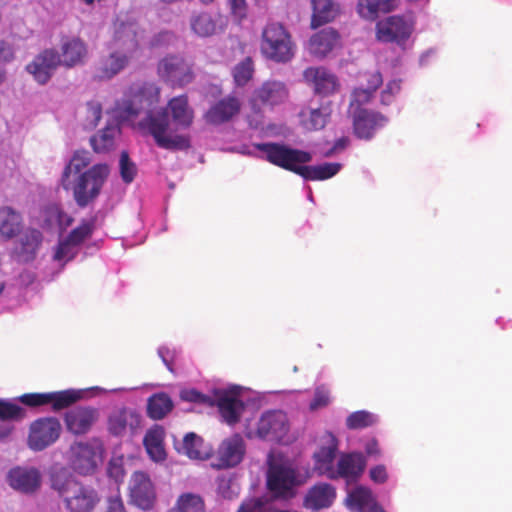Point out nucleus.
Masks as SVG:
<instances>
[{"mask_svg":"<svg viewBox=\"0 0 512 512\" xmlns=\"http://www.w3.org/2000/svg\"><path fill=\"white\" fill-rule=\"evenodd\" d=\"M305 80L313 86L315 93L330 95L338 88L336 76L324 67H310L304 71Z\"/></svg>","mask_w":512,"mask_h":512,"instance_id":"23","label":"nucleus"},{"mask_svg":"<svg viewBox=\"0 0 512 512\" xmlns=\"http://www.w3.org/2000/svg\"><path fill=\"white\" fill-rule=\"evenodd\" d=\"M223 419L230 426L235 425L240 420V418H223Z\"/></svg>","mask_w":512,"mask_h":512,"instance_id":"63","label":"nucleus"},{"mask_svg":"<svg viewBox=\"0 0 512 512\" xmlns=\"http://www.w3.org/2000/svg\"><path fill=\"white\" fill-rule=\"evenodd\" d=\"M231 12L239 19L246 15L245 0H228Z\"/></svg>","mask_w":512,"mask_h":512,"instance_id":"53","label":"nucleus"},{"mask_svg":"<svg viewBox=\"0 0 512 512\" xmlns=\"http://www.w3.org/2000/svg\"><path fill=\"white\" fill-rule=\"evenodd\" d=\"M240 110V102L235 97H226L213 105L205 114L206 121L218 125L229 121Z\"/></svg>","mask_w":512,"mask_h":512,"instance_id":"26","label":"nucleus"},{"mask_svg":"<svg viewBox=\"0 0 512 512\" xmlns=\"http://www.w3.org/2000/svg\"><path fill=\"white\" fill-rule=\"evenodd\" d=\"M336 498V489L329 483L320 482L308 489L303 506L312 511L329 508Z\"/></svg>","mask_w":512,"mask_h":512,"instance_id":"21","label":"nucleus"},{"mask_svg":"<svg viewBox=\"0 0 512 512\" xmlns=\"http://www.w3.org/2000/svg\"><path fill=\"white\" fill-rule=\"evenodd\" d=\"M66 428L74 435L87 433L93 423V418H65Z\"/></svg>","mask_w":512,"mask_h":512,"instance_id":"46","label":"nucleus"},{"mask_svg":"<svg viewBox=\"0 0 512 512\" xmlns=\"http://www.w3.org/2000/svg\"><path fill=\"white\" fill-rule=\"evenodd\" d=\"M395 0H358L357 11L366 20H375L380 13L390 12Z\"/></svg>","mask_w":512,"mask_h":512,"instance_id":"33","label":"nucleus"},{"mask_svg":"<svg viewBox=\"0 0 512 512\" xmlns=\"http://www.w3.org/2000/svg\"><path fill=\"white\" fill-rule=\"evenodd\" d=\"M305 482L297 471L284 463H270L267 471V488L277 498L290 499L295 488Z\"/></svg>","mask_w":512,"mask_h":512,"instance_id":"10","label":"nucleus"},{"mask_svg":"<svg viewBox=\"0 0 512 512\" xmlns=\"http://www.w3.org/2000/svg\"><path fill=\"white\" fill-rule=\"evenodd\" d=\"M158 355L159 357L162 359L163 363L166 365V367L172 371V367H171V364H170V361H169V356H170V350L169 348L167 347H160L158 349Z\"/></svg>","mask_w":512,"mask_h":512,"instance_id":"59","label":"nucleus"},{"mask_svg":"<svg viewBox=\"0 0 512 512\" xmlns=\"http://www.w3.org/2000/svg\"><path fill=\"white\" fill-rule=\"evenodd\" d=\"M88 118H91L90 123L96 126L101 119L102 108L98 102L91 101L87 104Z\"/></svg>","mask_w":512,"mask_h":512,"instance_id":"52","label":"nucleus"},{"mask_svg":"<svg viewBox=\"0 0 512 512\" xmlns=\"http://www.w3.org/2000/svg\"><path fill=\"white\" fill-rule=\"evenodd\" d=\"M260 52L275 63H287L295 54V45L288 30L278 22L268 23L262 30Z\"/></svg>","mask_w":512,"mask_h":512,"instance_id":"7","label":"nucleus"},{"mask_svg":"<svg viewBox=\"0 0 512 512\" xmlns=\"http://www.w3.org/2000/svg\"><path fill=\"white\" fill-rule=\"evenodd\" d=\"M366 467V458L360 452L343 453L337 460V465L331 480L345 479L348 483L357 481Z\"/></svg>","mask_w":512,"mask_h":512,"instance_id":"17","label":"nucleus"},{"mask_svg":"<svg viewBox=\"0 0 512 512\" xmlns=\"http://www.w3.org/2000/svg\"><path fill=\"white\" fill-rule=\"evenodd\" d=\"M340 44L339 33L331 28H324L313 34L308 42V51L316 58L322 59Z\"/></svg>","mask_w":512,"mask_h":512,"instance_id":"22","label":"nucleus"},{"mask_svg":"<svg viewBox=\"0 0 512 512\" xmlns=\"http://www.w3.org/2000/svg\"><path fill=\"white\" fill-rule=\"evenodd\" d=\"M50 482L69 512H92L100 501L97 491L92 486L77 480L64 466L52 468Z\"/></svg>","mask_w":512,"mask_h":512,"instance_id":"6","label":"nucleus"},{"mask_svg":"<svg viewBox=\"0 0 512 512\" xmlns=\"http://www.w3.org/2000/svg\"><path fill=\"white\" fill-rule=\"evenodd\" d=\"M377 39L382 42L401 44L411 34L410 24L401 16H390L377 23Z\"/></svg>","mask_w":512,"mask_h":512,"instance_id":"18","label":"nucleus"},{"mask_svg":"<svg viewBox=\"0 0 512 512\" xmlns=\"http://www.w3.org/2000/svg\"><path fill=\"white\" fill-rule=\"evenodd\" d=\"M190 27L199 37H209L216 32V21L211 14L200 12L192 14Z\"/></svg>","mask_w":512,"mask_h":512,"instance_id":"39","label":"nucleus"},{"mask_svg":"<svg viewBox=\"0 0 512 512\" xmlns=\"http://www.w3.org/2000/svg\"><path fill=\"white\" fill-rule=\"evenodd\" d=\"M400 80L393 79L387 82L380 94V101L383 105H390L395 96L400 92Z\"/></svg>","mask_w":512,"mask_h":512,"instance_id":"48","label":"nucleus"},{"mask_svg":"<svg viewBox=\"0 0 512 512\" xmlns=\"http://www.w3.org/2000/svg\"><path fill=\"white\" fill-rule=\"evenodd\" d=\"M22 230V217L11 207L0 208V238L10 240L20 234Z\"/></svg>","mask_w":512,"mask_h":512,"instance_id":"30","label":"nucleus"},{"mask_svg":"<svg viewBox=\"0 0 512 512\" xmlns=\"http://www.w3.org/2000/svg\"><path fill=\"white\" fill-rule=\"evenodd\" d=\"M311 2L313 27L332 21L339 12V7L333 0H311Z\"/></svg>","mask_w":512,"mask_h":512,"instance_id":"34","label":"nucleus"},{"mask_svg":"<svg viewBox=\"0 0 512 512\" xmlns=\"http://www.w3.org/2000/svg\"><path fill=\"white\" fill-rule=\"evenodd\" d=\"M105 448L101 440L92 438L88 441H75L66 453L69 468L82 476H89L96 472L102 464Z\"/></svg>","mask_w":512,"mask_h":512,"instance_id":"8","label":"nucleus"},{"mask_svg":"<svg viewBox=\"0 0 512 512\" xmlns=\"http://www.w3.org/2000/svg\"><path fill=\"white\" fill-rule=\"evenodd\" d=\"M119 171L121 179L129 184L133 182L137 175V166L130 159L128 152L122 151L119 158Z\"/></svg>","mask_w":512,"mask_h":512,"instance_id":"43","label":"nucleus"},{"mask_svg":"<svg viewBox=\"0 0 512 512\" xmlns=\"http://www.w3.org/2000/svg\"><path fill=\"white\" fill-rule=\"evenodd\" d=\"M278 392L259 393L244 386L231 384L213 390V397L201 393L195 388H182L179 397L182 401L217 406L222 416H240L243 413H255L269 405Z\"/></svg>","mask_w":512,"mask_h":512,"instance_id":"2","label":"nucleus"},{"mask_svg":"<svg viewBox=\"0 0 512 512\" xmlns=\"http://www.w3.org/2000/svg\"><path fill=\"white\" fill-rule=\"evenodd\" d=\"M107 474L115 482H122L125 476V470L121 459H111L108 463Z\"/></svg>","mask_w":512,"mask_h":512,"instance_id":"49","label":"nucleus"},{"mask_svg":"<svg viewBox=\"0 0 512 512\" xmlns=\"http://www.w3.org/2000/svg\"><path fill=\"white\" fill-rule=\"evenodd\" d=\"M331 403V392L325 385L317 386L314 391V397L309 403V412L315 413L320 409L327 407Z\"/></svg>","mask_w":512,"mask_h":512,"instance_id":"44","label":"nucleus"},{"mask_svg":"<svg viewBox=\"0 0 512 512\" xmlns=\"http://www.w3.org/2000/svg\"><path fill=\"white\" fill-rule=\"evenodd\" d=\"M106 512H126L120 496L110 497Z\"/></svg>","mask_w":512,"mask_h":512,"instance_id":"56","label":"nucleus"},{"mask_svg":"<svg viewBox=\"0 0 512 512\" xmlns=\"http://www.w3.org/2000/svg\"><path fill=\"white\" fill-rule=\"evenodd\" d=\"M8 481L13 489L32 494L41 486V473L36 468L16 467L9 471Z\"/></svg>","mask_w":512,"mask_h":512,"instance_id":"20","label":"nucleus"},{"mask_svg":"<svg viewBox=\"0 0 512 512\" xmlns=\"http://www.w3.org/2000/svg\"><path fill=\"white\" fill-rule=\"evenodd\" d=\"M164 437V429L158 425L151 427L144 436V447L147 454L154 462H162L166 459Z\"/></svg>","mask_w":512,"mask_h":512,"instance_id":"28","label":"nucleus"},{"mask_svg":"<svg viewBox=\"0 0 512 512\" xmlns=\"http://www.w3.org/2000/svg\"><path fill=\"white\" fill-rule=\"evenodd\" d=\"M61 51L60 64L69 68L82 64L87 56V47L79 38H71L63 41Z\"/></svg>","mask_w":512,"mask_h":512,"instance_id":"29","label":"nucleus"},{"mask_svg":"<svg viewBox=\"0 0 512 512\" xmlns=\"http://www.w3.org/2000/svg\"><path fill=\"white\" fill-rule=\"evenodd\" d=\"M116 41L125 47L127 51L137 47L136 32L133 24L122 23L115 33Z\"/></svg>","mask_w":512,"mask_h":512,"instance_id":"41","label":"nucleus"},{"mask_svg":"<svg viewBox=\"0 0 512 512\" xmlns=\"http://www.w3.org/2000/svg\"><path fill=\"white\" fill-rule=\"evenodd\" d=\"M96 414V410L90 406L81 407L79 410V414L77 416H94Z\"/></svg>","mask_w":512,"mask_h":512,"instance_id":"61","label":"nucleus"},{"mask_svg":"<svg viewBox=\"0 0 512 512\" xmlns=\"http://www.w3.org/2000/svg\"><path fill=\"white\" fill-rule=\"evenodd\" d=\"M245 452L243 438L239 434H234L219 445L215 466L218 469L235 467L243 460Z\"/></svg>","mask_w":512,"mask_h":512,"instance_id":"16","label":"nucleus"},{"mask_svg":"<svg viewBox=\"0 0 512 512\" xmlns=\"http://www.w3.org/2000/svg\"><path fill=\"white\" fill-rule=\"evenodd\" d=\"M350 416L357 417V416H372V415L365 410H360V411L353 412L352 414H350Z\"/></svg>","mask_w":512,"mask_h":512,"instance_id":"62","label":"nucleus"},{"mask_svg":"<svg viewBox=\"0 0 512 512\" xmlns=\"http://www.w3.org/2000/svg\"><path fill=\"white\" fill-rule=\"evenodd\" d=\"M106 392L101 387L94 386L86 389H67L48 393H27L14 399H0V416H20L24 410L19 402L30 407L50 404L54 412H59L79 400L97 396Z\"/></svg>","mask_w":512,"mask_h":512,"instance_id":"5","label":"nucleus"},{"mask_svg":"<svg viewBox=\"0 0 512 512\" xmlns=\"http://www.w3.org/2000/svg\"><path fill=\"white\" fill-rule=\"evenodd\" d=\"M289 431L286 418H246L245 435L247 438H260L276 443H286Z\"/></svg>","mask_w":512,"mask_h":512,"instance_id":"11","label":"nucleus"},{"mask_svg":"<svg viewBox=\"0 0 512 512\" xmlns=\"http://www.w3.org/2000/svg\"><path fill=\"white\" fill-rule=\"evenodd\" d=\"M128 63V57L124 53L114 52L102 60L98 69V78L111 79L118 74Z\"/></svg>","mask_w":512,"mask_h":512,"instance_id":"35","label":"nucleus"},{"mask_svg":"<svg viewBox=\"0 0 512 512\" xmlns=\"http://www.w3.org/2000/svg\"><path fill=\"white\" fill-rule=\"evenodd\" d=\"M168 512H205V503L200 495L183 493Z\"/></svg>","mask_w":512,"mask_h":512,"instance_id":"40","label":"nucleus"},{"mask_svg":"<svg viewBox=\"0 0 512 512\" xmlns=\"http://www.w3.org/2000/svg\"><path fill=\"white\" fill-rule=\"evenodd\" d=\"M13 57L14 55L11 46L4 41H0V61L9 62Z\"/></svg>","mask_w":512,"mask_h":512,"instance_id":"57","label":"nucleus"},{"mask_svg":"<svg viewBox=\"0 0 512 512\" xmlns=\"http://www.w3.org/2000/svg\"><path fill=\"white\" fill-rule=\"evenodd\" d=\"M357 81L358 86L351 94L348 112L353 118L355 135L360 139L369 140L377 130L388 123V118L361 106L372 99L375 91L382 85L383 77L378 71L363 72L359 74Z\"/></svg>","mask_w":512,"mask_h":512,"instance_id":"4","label":"nucleus"},{"mask_svg":"<svg viewBox=\"0 0 512 512\" xmlns=\"http://www.w3.org/2000/svg\"><path fill=\"white\" fill-rule=\"evenodd\" d=\"M370 479L378 484H383L388 479V474L386 467L384 465H377L370 469L369 471Z\"/></svg>","mask_w":512,"mask_h":512,"instance_id":"51","label":"nucleus"},{"mask_svg":"<svg viewBox=\"0 0 512 512\" xmlns=\"http://www.w3.org/2000/svg\"><path fill=\"white\" fill-rule=\"evenodd\" d=\"M253 62L251 58H246L237 64L233 70L234 81L238 86H244L252 78Z\"/></svg>","mask_w":512,"mask_h":512,"instance_id":"45","label":"nucleus"},{"mask_svg":"<svg viewBox=\"0 0 512 512\" xmlns=\"http://www.w3.org/2000/svg\"><path fill=\"white\" fill-rule=\"evenodd\" d=\"M93 231L92 223H83L82 225L73 229L66 239L79 248V245L88 237L91 236Z\"/></svg>","mask_w":512,"mask_h":512,"instance_id":"47","label":"nucleus"},{"mask_svg":"<svg viewBox=\"0 0 512 512\" xmlns=\"http://www.w3.org/2000/svg\"><path fill=\"white\" fill-rule=\"evenodd\" d=\"M337 450V438L331 432H325L321 437L319 449L313 454L314 470L319 476H325L331 480Z\"/></svg>","mask_w":512,"mask_h":512,"instance_id":"15","label":"nucleus"},{"mask_svg":"<svg viewBox=\"0 0 512 512\" xmlns=\"http://www.w3.org/2000/svg\"><path fill=\"white\" fill-rule=\"evenodd\" d=\"M372 423V418H347V427L350 429L364 428Z\"/></svg>","mask_w":512,"mask_h":512,"instance_id":"55","label":"nucleus"},{"mask_svg":"<svg viewBox=\"0 0 512 512\" xmlns=\"http://www.w3.org/2000/svg\"><path fill=\"white\" fill-rule=\"evenodd\" d=\"M181 451L190 459L195 460H205L212 455V448L193 432L184 436Z\"/></svg>","mask_w":512,"mask_h":512,"instance_id":"32","label":"nucleus"},{"mask_svg":"<svg viewBox=\"0 0 512 512\" xmlns=\"http://www.w3.org/2000/svg\"><path fill=\"white\" fill-rule=\"evenodd\" d=\"M160 99L159 88L152 83L132 86L124 96L116 102L114 115L120 122L134 121L139 115L144 117L138 122L145 134L153 137L158 147L167 150H184L190 147L187 136L173 134L175 131L187 129L194 118L192 108L185 95L172 98L167 107L158 108Z\"/></svg>","mask_w":512,"mask_h":512,"instance_id":"1","label":"nucleus"},{"mask_svg":"<svg viewBox=\"0 0 512 512\" xmlns=\"http://www.w3.org/2000/svg\"><path fill=\"white\" fill-rule=\"evenodd\" d=\"M158 73L162 79L173 86H184L193 79L190 65L180 56H168L158 65Z\"/></svg>","mask_w":512,"mask_h":512,"instance_id":"14","label":"nucleus"},{"mask_svg":"<svg viewBox=\"0 0 512 512\" xmlns=\"http://www.w3.org/2000/svg\"><path fill=\"white\" fill-rule=\"evenodd\" d=\"M349 140L345 137L338 139L334 146L325 153L326 157L332 156L336 151L343 150L347 147Z\"/></svg>","mask_w":512,"mask_h":512,"instance_id":"58","label":"nucleus"},{"mask_svg":"<svg viewBox=\"0 0 512 512\" xmlns=\"http://www.w3.org/2000/svg\"><path fill=\"white\" fill-rule=\"evenodd\" d=\"M90 164L89 154L87 152H76L65 167L62 175V185L64 189L70 186V180L82 174V170Z\"/></svg>","mask_w":512,"mask_h":512,"instance_id":"36","label":"nucleus"},{"mask_svg":"<svg viewBox=\"0 0 512 512\" xmlns=\"http://www.w3.org/2000/svg\"><path fill=\"white\" fill-rule=\"evenodd\" d=\"M259 151L262 159L279 166L283 169L292 171L300 175L306 181H323L335 176L342 165L340 163H322L319 165H306L313 159L312 153L292 148L280 143H258L252 148L243 147L241 153L249 156H257Z\"/></svg>","mask_w":512,"mask_h":512,"instance_id":"3","label":"nucleus"},{"mask_svg":"<svg viewBox=\"0 0 512 512\" xmlns=\"http://www.w3.org/2000/svg\"><path fill=\"white\" fill-rule=\"evenodd\" d=\"M78 253V248L69 242L66 238L59 241L55 252L53 254V260L61 263L62 266L71 261Z\"/></svg>","mask_w":512,"mask_h":512,"instance_id":"42","label":"nucleus"},{"mask_svg":"<svg viewBox=\"0 0 512 512\" xmlns=\"http://www.w3.org/2000/svg\"><path fill=\"white\" fill-rule=\"evenodd\" d=\"M42 242V234L37 229H26L19 237L15 246V254L19 261L30 262L36 257Z\"/></svg>","mask_w":512,"mask_h":512,"instance_id":"25","label":"nucleus"},{"mask_svg":"<svg viewBox=\"0 0 512 512\" xmlns=\"http://www.w3.org/2000/svg\"><path fill=\"white\" fill-rule=\"evenodd\" d=\"M370 512H386L379 504L374 505Z\"/></svg>","mask_w":512,"mask_h":512,"instance_id":"64","label":"nucleus"},{"mask_svg":"<svg viewBox=\"0 0 512 512\" xmlns=\"http://www.w3.org/2000/svg\"><path fill=\"white\" fill-rule=\"evenodd\" d=\"M60 63V55L55 50H45L28 64L26 69L39 84H45Z\"/></svg>","mask_w":512,"mask_h":512,"instance_id":"19","label":"nucleus"},{"mask_svg":"<svg viewBox=\"0 0 512 512\" xmlns=\"http://www.w3.org/2000/svg\"><path fill=\"white\" fill-rule=\"evenodd\" d=\"M255 99L264 105L275 106L288 97V90L283 82L267 81L255 91Z\"/></svg>","mask_w":512,"mask_h":512,"instance_id":"27","label":"nucleus"},{"mask_svg":"<svg viewBox=\"0 0 512 512\" xmlns=\"http://www.w3.org/2000/svg\"><path fill=\"white\" fill-rule=\"evenodd\" d=\"M131 502L143 510H149L156 501V492L149 475L135 471L129 484Z\"/></svg>","mask_w":512,"mask_h":512,"instance_id":"13","label":"nucleus"},{"mask_svg":"<svg viewBox=\"0 0 512 512\" xmlns=\"http://www.w3.org/2000/svg\"><path fill=\"white\" fill-rule=\"evenodd\" d=\"M173 408L174 402L165 392L154 393L147 399L148 416H167Z\"/></svg>","mask_w":512,"mask_h":512,"instance_id":"37","label":"nucleus"},{"mask_svg":"<svg viewBox=\"0 0 512 512\" xmlns=\"http://www.w3.org/2000/svg\"><path fill=\"white\" fill-rule=\"evenodd\" d=\"M377 504L371 489L364 486H357L346 498V505L352 512H370Z\"/></svg>","mask_w":512,"mask_h":512,"instance_id":"31","label":"nucleus"},{"mask_svg":"<svg viewBox=\"0 0 512 512\" xmlns=\"http://www.w3.org/2000/svg\"><path fill=\"white\" fill-rule=\"evenodd\" d=\"M119 128L114 124L107 125L104 129L91 137L90 143L97 153L109 151L114 147L115 137L119 134Z\"/></svg>","mask_w":512,"mask_h":512,"instance_id":"38","label":"nucleus"},{"mask_svg":"<svg viewBox=\"0 0 512 512\" xmlns=\"http://www.w3.org/2000/svg\"><path fill=\"white\" fill-rule=\"evenodd\" d=\"M331 112L330 101H322L317 106L311 103L308 107L301 110V122L308 130H320L327 124Z\"/></svg>","mask_w":512,"mask_h":512,"instance_id":"24","label":"nucleus"},{"mask_svg":"<svg viewBox=\"0 0 512 512\" xmlns=\"http://www.w3.org/2000/svg\"><path fill=\"white\" fill-rule=\"evenodd\" d=\"M13 419L14 418H0V440L7 438L13 431Z\"/></svg>","mask_w":512,"mask_h":512,"instance_id":"54","label":"nucleus"},{"mask_svg":"<svg viewBox=\"0 0 512 512\" xmlns=\"http://www.w3.org/2000/svg\"><path fill=\"white\" fill-rule=\"evenodd\" d=\"M126 418H109L108 429L111 434L120 436L126 431Z\"/></svg>","mask_w":512,"mask_h":512,"instance_id":"50","label":"nucleus"},{"mask_svg":"<svg viewBox=\"0 0 512 512\" xmlns=\"http://www.w3.org/2000/svg\"><path fill=\"white\" fill-rule=\"evenodd\" d=\"M49 213L51 214V219L49 220L48 226L51 227L54 224H58L60 222V212L59 210L54 207L49 210Z\"/></svg>","mask_w":512,"mask_h":512,"instance_id":"60","label":"nucleus"},{"mask_svg":"<svg viewBox=\"0 0 512 512\" xmlns=\"http://www.w3.org/2000/svg\"><path fill=\"white\" fill-rule=\"evenodd\" d=\"M107 164H95L85 172L70 180L67 190H72L78 206L86 207L95 200L109 175Z\"/></svg>","mask_w":512,"mask_h":512,"instance_id":"9","label":"nucleus"},{"mask_svg":"<svg viewBox=\"0 0 512 512\" xmlns=\"http://www.w3.org/2000/svg\"><path fill=\"white\" fill-rule=\"evenodd\" d=\"M61 430L57 418H37L30 425L27 445L32 451H43L58 440Z\"/></svg>","mask_w":512,"mask_h":512,"instance_id":"12","label":"nucleus"}]
</instances>
